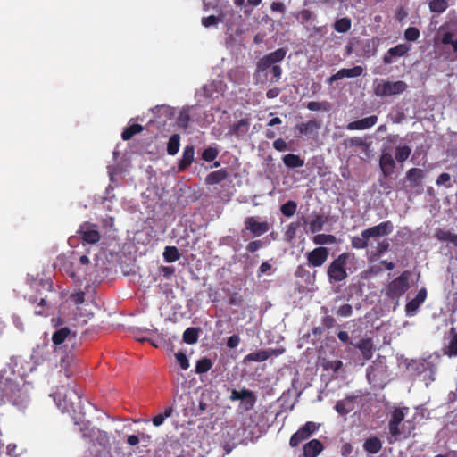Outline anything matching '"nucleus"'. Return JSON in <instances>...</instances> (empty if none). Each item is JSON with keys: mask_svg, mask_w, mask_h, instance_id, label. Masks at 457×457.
<instances>
[{"mask_svg": "<svg viewBox=\"0 0 457 457\" xmlns=\"http://www.w3.org/2000/svg\"><path fill=\"white\" fill-rule=\"evenodd\" d=\"M363 68L361 66H354L351 69H340L337 73L329 77L328 82L342 79L344 78H356L362 74Z\"/></svg>", "mask_w": 457, "mask_h": 457, "instance_id": "obj_19", "label": "nucleus"}, {"mask_svg": "<svg viewBox=\"0 0 457 457\" xmlns=\"http://www.w3.org/2000/svg\"><path fill=\"white\" fill-rule=\"evenodd\" d=\"M307 109L310 111L317 112V111H328L329 104L328 102H315L311 101L306 105Z\"/></svg>", "mask_w": 457, "mask_h": 457, "instance_id": "obj_50", "label": "nucleus"}, {"mask_svg": "<svg viewBox=\"0 0 457 457\" xmlns=\"http://www.w3.org/2000/svg\"><path fill=\"white\" fill-rule=\"evenodd\" d=\"M445 353V354H447L449 356H456L457 355V333H454L453 335Z\"/></svg>", "mask_w": 457, "mask_h": 457, "instance_id": "obj_52", "label": "nucleus"}, {"mask_svg": "<svg viewBox=\"0 0 457 457\" xmlns=\"http://www.w3.org/2000/svg\"><path fill=\"white\" fill-rule=\"evenodd\" d=\"M423 177H424V171L419 168H411L406 173L407 179L413 186H418Z\"/></svg>", "mask_w": 457, "mask_h": 457, "instance_id": "obj_34", "label": "nucleus"}, {"mask_svg": "<svg viewBox=\"0 0 457 457\" xmlns=\"http://www.w3.org/2000/svg\"><path fill=\"white\" fill-rule=\"evenodd\" d=\"M350 146H358L361 147L364 150H368L370 147V144L366 142L362 137H354L349 139Z\"/></svg>", "mask_w": 457, "mask_h": 457, "instance_id": "obj_56", "label": "nucleus"}, {"mask_svg": "<svg viewBox=\"0 0 457 457\" xmlns=\"http://www.w3.org/2000/svg\"><path fill=\"white\" fill-rule=\"evenodd\" d=\"M420 36L419 29L409 27L404 30V38L408 41H416Z\"/></svg>", "mask_w": 457, "mask_h": 457, "instance_id": "obj_51", "label": "nucleus"}, {"mask_svg": "<svg viewBox=\"0 0 457 457\" xmlns=\"http://www.w3.org/2000/svg\"><path fill=\"white\" fill-rule=\"evenodd\" d=\"M394 230V225L392 221L386 220L376 226L364 229V237H386L390 235Z\"/></svg>", "mask_w": 457, "mask_h": 457, "instance_id": "obj_13", "label": "nucleus"}, {"mask_svg": "<svg viewBox=\"0 0 457 457\" xmlns=\"http://www.w3.org/2000/svg\"><path fill=\"white\" fill-rule=\"evenodd\" d=\"M427 297V290L425 288H421L418 291L415 298L409 301L405 306V310L407 313H411L415 312L420 305L424 303Z\"/></svg>", "mask_w": 457, "mask_h": 457, "instance_id": "obj_25", "label": "nucleus"}, {"mask_svg": "<svg viewBox=\"0 0 457 457\" xmlns=\"http://www.w3.org/2000/svg\"><path fill=\"white\" fill-rule=\"evenodd\" d=\"M269 359V354H267V350H261L257 352H253L248 353L245 358L244 361H255V362H262Z\"/></svg>", "mask_w": 457, "mask_h": 457, "instance_id": "obj_36", "label": "nucleus"}, {"mask_svg": "<svg viewBox=\"0 0 457 457\" xmlns=\"http://www.w3.org/2000/svg\"><path fill=\"white\" fill-rule=\"evenodd\" d=\"M245 229L249 230L254 237H261L267 233L270 225L267 221H258L255 217H247L245 220Z\"/></svg>", "mask_w": 457, "mask_h": 457, "instance_id": "obj_14", "label": "nucleus"}, {"mask_svg": "<svg viewBox=\"0 0 457 457\" xmlns=\"http://www.w3.org/2000/svg\"><path fill=\"white\" fill-rule=\"evenodd\" d=\"M54 400L62 412L70 414L74 420L80 419L83 414L81 396L74 387L62 386L54 394Z\"/></svg>", "mask_w": 457, "mask_h": 457, "instance_id": "obj_1", "label": "nucleus"}, {"mask_svg": "<svg viewBox=\"0 0 457 457\" xmlns=\"http://www.w3.org/2000/svg\"><path fill=\"white\" fill-rule=\"evenodd\" d=\"M190 110L191 107L183 108L177 118L178 126L183 129H186L189 127L191 120Z\"/></svg>", "mask_w": 457, "mask_h": 457, "instance_id": "obj_31", "label": "nucleus"}, {"mask_svg": "<svg viewBox=\"0 0 457 457\" xmlns=\"http://www.w3.org/2000/svg\"><path fill=\"white\" fill-rule=\"evenodd\" d=\"M358 348L365 361L370 360L375 350L374 344L371 338H362L359 343L354 345Z\"/></svg>", "mask_w": 457, "mask_h": 457, "instance_id": "obj_24", "label": "nucleus"}, {"mask_svg": "<svg viewBox=\"0 0 457 457\" xmlns=\"http://www.w3.org/2000/svg\"><path fill=\"white\" fill-rule=\"evenodd\" d=\"M325 220L322 215H316L314 219L310 221L309 229L311 233L314 234L323 228Z\"/></svg>", "mask_w": 457, "mask_h": 457, "instance_id": "obj_44", "label": "nucleus"}, {"mask_svg": "<svg viewBox=\"0 0 457 457\" xmlns=\"http://www.w3.org/2000/svg\"><path fill=\"white\" fill-rule=\"evenodd\" d=\"M329 255L328 249L323 246L314 248L306 255L308 264L313 267H320L328 260Z\"/></svg>", "mask_w": 457, "mask_h": 457, "instance_id": "obj_15", "label": "nucleus"}, {"mask_svg": "<svg viewBox=\"0 0 457 457\" xmlns=\"http://www.w3.org/2000/svg\"><path fill=\"white\" fill-rule=\"evenodd\" d=\"M378 46V43L376 38L368 39L363 43V53L367 55H375Z\"/></svg>", "mask_w": 457, "mask_h": 457, "instance_id": "obj_47", "label": "nucleus"}, {"mask_svg": "<svg viewBox=\"0 0 457 457\" xmlns=\"http://www.w3.org/2000/svg\"><path fill=\"white\" fill-rule=\"evenodd\" d=\"M265 244H266V242L263 240H261V239L251 241L246 245V251L248 253H253L257 252L259 249H261L262 247H263L265 245Z\"/></svg>", "mask_w": 457, "mask_h": 457, "instance_id": "obj_55", "label": "nucleus"}, {"mask_svg": "<svg viewBox=\"0 0 457 457\" xmlns=\"http://www.w3.org/2000/svg\"><path fill=\"white\" fill-rule=\"evenodd\" d=\"M195 160V147L192 145H187L185 146L182 157L178 164V170L179 172L185 171L194 162Z\"/></svg>", "mask_w": 457, "mask_h": 457, "instance_id": "obj_20", "label": "nucleus"}, {"mask_svg": "<svg viewBox=\"0 0 457 457\" xmlns=\"http://www.w3.org/2000/svg\"><path fill=\"white\" fill-rule=\"evenodd\" d=\"M228 170L226 169H220V170L210 172L205 177L204 183L206 185H216V184L222 182L226 179H228Z\"/></svg>", "mask_w": 457, "mask_h": 457, "instance_id": "obj_26", "label": "nucleus"}, {"mask_svg": "<svg viewBox=\"0 0 457 457\" xmlns=\"http://www.w3.org/2000/svg\"><path fill=\"white\" fill-rule=\"evenodd\" d=\"M180 146V136L179 134H173L168 141L167 144V153L170 155H175Z\"/></svg>", "mask_w": 457, "mask_h": 457, "instance_id": "obj_35", "label": "nucleus"}, {"mask_svg": "<svg viewBox=\"0 0 457 457\" xmlns=\"http://www.w3.org/2000/svg\"><path fill=\"white\" fill-rule=\"evenodd\" d=\"M0 396L3 401L9 402L23 409L27 406L29 396L24 385L21 386L11 378L0 377Z\"/></svg>", "mask_w": 457, "mask_h": 457, "instance_id": "obj_2", "label": "nucleus"}, {"mask_svg": "<svg viewBox=\"0 0 457 457\" xmlns=\"http://www.w3.org/2000/svg\"><path fill=\"white\" fill-rule=\"evenodd\" d=\"M219 154V150L216 147L209 146L202 153V159L205 162L214 161Z\"/></svg>", "mask_w": 457, "mask_h": 457, "instance_id": "obj_49", "label": "nucleus"}, {"mask_svg": "<svg viewBox=\"0 0 457 457\" xmlns=\"http://www.w3.org/2000/svg\"><path fill=\"white\" fill-rule=\"evenodd\" d=\"M144 130V127L140 124H132L128 126L121 133V138L124 141L131 139L136 134Z\"/></svg>", "mask_w": 457, "mask_h": 457, "instance_id": "obj_33", "label": "nucleus"}, {"mask_svg": "<svg viewBox=\"0 0 457 457\" xmlns=\"http://www.w3.org/2000/svg\"><path fill=\"white\" fill-rule=\"evenodd\" d=\"M286 54L287 50L281 47L264 55L256 64V72L262 73L266 78H268L273 65L281 62L285 59Z\"/></svg>", "mask_w": 457, "mask_h": 457, "instance_id": "obj_7", "label": "nucleus"}, {"mask_svg": "<svg viewBox=\"0 0 457 457\" xmlns=\"http://www.w3.org/2000/svg\"><path fill=\"white\" fill-rule=\"evenodd\" d=\"M407 88L408 85L403 80H381L379 83L374 85L373 92L376 96L386 97L395 95H400L403 93Z\"/></svg>", "mask_w": 457, "mask_h": 457, "instance_id": "obj_6", "label": "nucleus"}, {"mask_svg": "<svg viewBox=\"0 0 457 457\" xmlns=\"http://www.w3.org/2000/svg\"><path fill=\"white\" fill-rule=\"evenodd\" d=\"M82 436L84 438H89V442H92L95 445L96 440H99L101 437V441H99L100 445H104L105 441L108 440L105 434L102 435L100 430L92 428L88 433L83 432Z\"/></svg>", "mask_w": 457, "mask_h": 457, "instance_id": "obj_37", "label": "nucleus"}, {"mask_svg": "<svg viewBox=\"0 0 457 457\" xmlns=\"http://www.w3.org/2000/svg\"><path fill=\"white\" fill-rule=\"evenodd\" d=\"M212 367V362L209 358H202L197 361L195 365V373L204 374L209 371Z\"/></svg>", "mask_w": 457, "mask_h": 457, "instance_id": "obj_43", "label": "nucleus"}, {"mask_svg": "<svg viewBox=\"0 0 457 457\" xmlns=\"http://www.w3.org/2000/svg\"><path fill=\"white\" fill-rule=\"evenodd\" d=\"M353 313V307L351 304L345 303L340 306L337 311V314L340 317H350Z\"/></svg>", "mask_w": 457, "mask_h": 457, "instance_id": "obj_61", "label": "nucleus"}, {"mask_svg": "<svg viewBox=\"0 0 457 457\" xmlns=\"http://www.w3.org/2000/svg\"><path fill=\"white\" fill-rule=\"evenodd\" d=\"M377 115H370L369 117L351 121L346 125V129L349 130H364L368 129L376 125L378 122Z\"/></svg>", "mask_w": 457, "mask_h": 457, "instance_id": "obj_18", "label": "nucleus"}, {"mask_svg": "<svg viewBox=\"0 0 457 457\" xmlns=\"http://www.w3.org/2000/svg\"><path fill=\"white\" fill-rule=\"evenodd\" d=\"M337 241V238L334 235L331 234H318L314 237L313 242L317 245H329V244H335Z\"/></svg>", "mask_w": 457, "mask_h": 457, "instance_id": "obj_45", "label": "nucleus"}, {"mask_svg": "<svg viewBox=\"0 0 457 457\" xmlns=\"http://www.w3.org/2000/svg\"><path fill=\"white\" fill-rule=\"evenodd\" d=\"M451 180V176L450 174L446 173V172H444V173H441L437 179H436V184L437 186H445L446 188H449L451 187L450 184H447L448 182H450Z\"/></svg>", "mask_w": 457, "mask_h": 457, "instance_id": "obj_62", "label": "nucleus"}, {"mask_svg": "<svg viewBox=\"0 0 457 457\" xmlns=\"http://www.w3.org/2000/svg\"><path fill=\"white\" fill-rule=\"evenodd\" d=\"M256 403V395L252 391V395L247 396L243 400V406L245 411H250L252 410Z\"/></svg>", "mask_w": 457, "mask_h": 457, "instance_id": "obj_60", "label": "nucleus"}, {"mask_svg": "<svg viewBox=\"0 0 457 457\" xmlns=\"http://www.w3.org/2000/svg\"><path fill=\"white\" fill-rule=\"evenodd\" d=\"M324 449L323 444L318 439H312L303 447L304 457H317Z\"/></svg>", "mask_w": 457, "mask_h": 457, "instance_id": "obj_21", "label": "nucleus"}, {"mask_svg": "<svg viewBox=\"0 0 457 457\" xmlns=\"http://www.w3.org/2000/svg\"><path fill=\"white\" fill-rule=\"evenodd\" d=\"M252 395V391L248 389H242L241 391H237L236 389H233L231 391L230 399L232 401H237V400H244L247 396Z\"/></svg>", "mask_w": 457, "mask_h": 457, "instance_id": "obj_53", "label": "nucleus"}, {"mask_svg": "<svg viewBox=\"0 0 457 457\" xmlns=\"http://www.w3.org/2000/svg\"><path fill=\"white\" fill-rule=\"evenodd\" d=\"M320 425L312 422L307 421L303 426H302L295 433H294L289 440V445L291 447H296L303 441L308 439L313 433H315L319 429Z\"/></svg>", "mask_w": 457, "mask_h": 457, "instance_id": "obj_10", "label": "nucleus"}, {"mask_svg": "<svg viewBox=\"0 0 457 457\" xmlns=\"http://www.w3.org/2000/svg\"><path fill=\"white\" fill-rule=\"evenodd\" d=\"M175 358L182 370H186L189 368V361L184 353L178 352L175 353Z\"/></svg>", "mask_w": 457, "mask_h": 457, "instance_id": "obj_57", "label": "nucleus"}, {"mask_svg": "<svg viewBox=\"0 0 457 457\" xmlns=\"http://www.w3.org/2000/svg\"><path fill=\"white\" fill-rule=\"evenodd\" d=\"M435 237L442 242H449L453 246L457 247V234L452 233L449 230L439 228L436 230Z\"/></svg>", "mask_w": 457, "mask_h": 457, "instance_id": "obj_27", "label": "nucleus"}, {"mask_svg": "<svg viewBox=\"0 0 457 457\" xmlns=\"http://www.w3.org/2000/svg\"><path fill=\"white\" fill-rule=\"evenodd\" d=\"M173 413V408L171 406L166 407L163 413H159L153 417L152 422L155 427H160L164 423L165 419L170 417Z\"/></svg>", "mask_w": 457, "mask_h": 457, "instance_id": "obj_41", "label": "nucleus"}, {"mask_svg": "<svg viewBox=\"0 0 457 457\" xmlns=\"http://www.w3.org/2000/svg\"><path fill=\"white\" fill-rule=\"evenodd\" d=\"M78 234L82 240L83 244H96L101 239V235L98 231V226L88 221L83 222L79 229Z\"/></svg>", "mask_w": 457, "mask_h": 457, "instance_id": "obj_9", "label": "nucleus"}, {"mask_svg": "<svg viewBox=\"0 0 457 457\" xmlns=\"http://www.w3.org/2000/svg\"><path fill=\"white\" fill-rule=\"evenodd\" d=\"M450 0H430L428 3L429 11L433 13L441 14L449 7Z\"/></svg>", "mask_w": 457, "mask_h": 457, "instance_id": "obj_30", "label": "nucleus"}, {"mask_svg": "<svg viewBox=\"0 0 457 457\" xmlns=\"http://www.w3.org/2000/svg\"><path fill=\"white\" fill-rule=\"evenodd\" d=\"M362 401V395H351L344 399L337 401L335 405V410L340 415H346L354 411Z\"/></svg>", "mask_w": 457, "mask_h": 457, "instance_id": "obj_11", "label": "nucleus"}, {"mask_svg": "<svg viewBox=\"0 0 457 457\" xmlns=\"http://www.w3.org/2000/svg\"><path fill=\"white\" fill-rule=\"evenodd\" d=\"M364 230L361 231V237H353L351 238V246L354 249H365L369 246V237H364Z\"/></svg>", "mask_w": 457, "mask_h": 457, "instance_id": "obj_40", "label": "nucleus"}, {"mask_svg": "<svg viewBox=\"0 0 457 457\" xmlns=\"http://www.w3.org/2000/svg\"><path fill=\"white\" fill-rule=\"evenodd\" d=\"M282 160L284 164L288 168H300L304 165V160L294 154L284 155Z\"/></svg>", "mask_w": 457, "mask_h": 457, "instance_id": "obj_29", "label": "nucleus"}, {"mask_svg": "<svg viewBox=\"0 0 457 457\" xmlns=\"http://www.w3.org/2000/svg\"><path fill=\"white\" fill-rule=\"evenodd\" d=\"M350 257V253H343L329 264L327 275L331 283H338L347 278L346 264Z\"/></svg>", "mask_w": 457, "mask_h": 457, "instance_id": "obj_5", "label": "nucleus"}, {"mask_svg": "<svg viewBox=\"0 0 457 457\" xmlns=\"http://www.w3.org/2000/svg\"><path fill=\"white\" fill-rule=\"evenodd\" d=\"M404 411H408V408H395L391 412L390 420L388 422L389 444H394L397 441L407 439L411 436V429L406 428L405 423H403L405 418Z\"/></svg>", "mask_w": 457, "mask_h": 457, "instance_id": "obj_3", "label": "nucleus"}, {"mask_svg": "<svg viewBox=\"0 0 457 457\" xmlns=\"http://www.w3.org/2000/svg\"><path fill=\"white\" fill-rule=\"evenodd\" d=\"M411 49V46L407 44H399L394 47H391L383 56V62L386 64H391L394 62V57H402L405 55Z\"/></svg>", "mask_w": 457, "mask_h": 457, "instance_id": "obj_17", "label": "nucleus"}, {"mask_svg": "<svg viewBox=\"0 0 457 457\" xmlns=\"http://www.w3.org/2000/svg\"><path fill=\"white\" fill-rule=\"evenodd\" d=\"M411 149L408 145L398 146L395 149V159L398 162H403L411 155Z\"/></svg>", "mask_w": 457, "mask_h": 457, "instance_id": "obj_46", "label": "nucleus"}, {"mask_svg": "<svg viewBox=\"0 0 457 457\" xmlns=\"http://www.w3.org/2000/svg\"><path fill=\"white\" fill-rule=\"evenodd\" d=\"M296 208H297L296 203L295 201L290 200L281 205L280 211L284 216L291 217L295 213Z\"/></svg>", "mask_w": 457, "mask_h": 457, "instance_id": "obj_48", "label": "nucleus"}, {"mask_svg": "<svg viewBox=\"0 0 457 457\" xmlns=\"http://www.w3.org/2000/svg\"><path fill=\"white\" fill-rule=\"evenodd\" d=\"M250 128V119L244 118L241 119L238 122L233 124L228 132V134L235 136L239 138L244 137L249 130Z\"/></svg>", "mask_w": 457, "mask_h": 457, "instance_id": "obj_23", "label": "nucleus"}, {"mask_svg": "<svg viewBox=\"0 0 457 457\" xmlns=\"http://www.w3.org/2000/svg\"><path fill=\"white\" fill-rule=\"evenodd\" d=\"M207 399L210 400V396L208 395H201L196 415H202L206 411H211L213 410V408L211 406V403H209V401H207Z\"/></svg>", "mask_w": 457, "mask_h": 457, "instance_id": "obj_42", "label": "nucleus"}, {"mask_svg": "<svg viewBox=\"0 0 457 457\" xmlns=\"http://www.w3.org/2000/svg\"><path fill=\"white\" fill-rule=\"evenodd\" d=\"M222 21V19L214 15H210L207 17H204L202 19V25L205 28H209L211 26H215L219 22Z\"/></svg>", "mask_w": 457, "mask_h": 457, "instance_id": "obj_58", "label": "nucleus"}, {"mask_svg": "<svg viewBox=\"0 0 457 457\" xmlns=\"http://www.w3.org/2000/svg\"><path fill=\"white\" fill-rule=\"evenodd\" d=\"M352 26L351 19L348 17H344L337 19L334 23V29L336 31L339 33L347 32Z\"/></svg>", "mask_w": 457, "mask_h": 457, "instance_id": "obj_39", "label": "nucleus"}, {"mask_svg": "<svg viewBox=\"0 0 457 457\" xmlns=\"http://www.w3.org/2000/svg\"><path fill=\"white\" fill-rule=\"evenodd\" d=\"M199 328H188L183 333V341L188 345L195 344L199 337Z\"/></svg>", "mask_w": 457, "mask_h": 457, "instance_id": "obj_32", "label": "nucleus"}, {"mask_svg": "<svg viewBox=\"0 0 457 457\" xmlns=\"http://www.w3.org/2000/svg\"><path fill=\"white\" fill-rule=\"evenodd\" d=\"M228 303L230 305L240 306L243 303V297L237 293H233L229 295Z\"/></svg>", "mask_w": 457, "mask_h": 457, "instance_id": "obj_64", "label": "nucleus"}, {"mask_svg": "<svg viewBox=\"0 0 457 457\" xmlns=\"http://www.w3.org/2000/svg\"><path fill=\"white\" fill-rule=\"evenodd\" d=\"M32 287L35 288L36 293L29 295L28 301L32 304H36V315L46 316L47 311L50 308V302L48 300L47 295H43L39 287L46 290L49 293H52L54 291V283L50 279H41L38 282L35 281L32 285Z\"/></svg>", "mask_w": 457, "mask_h": 457, "instance_id": "obj_4", "label": "nucleus"}, {"mask_svg": "<svg viewBox=\"0 0 457 457\" xmlns=\"http://www.w3.org/2000/svg\"><path fill=\"white\" fill-rule=\"evenodd\" d=\"M163 258L166 262H174L180 258V253L176 246H166L163 251Z\"/></svg>", "mask_w": 457, "mask_h": 457, "instance_id": "obj_38", "label": "nucleus"}, {"mask_svg": "<svg viewBox=\"0 0 457 457\" xmlns=\"http://www.w3.org/2000/svg\"><path fill=\"white\" fill-rule=\"evenodd\" d=\"M270 73L271 74L270 81L271 83L278 82L282 76V69H281L280 65L278 63H276L275 65H273Z\"/></svg>", "mask_w": 457, "mask_h": 457, "instance_id": "obj_54", "label": "nucleus"}, {"mask_svg": "<svg viewBox=\"0 0 457 457\" xmlns=\"http://www.w3.org/2000/svg\"><path fill=\"white\" fill-rule=\"evenodd\" d=\"M341 454L343 457H354L353 445L350 443H345L341 447Z\"/></svg>", "mask_w": 457, "mask_h": 457, "instance_id": "obj_63", "label": "nucleus"}, {"mask_svg": "<svg viewBox=\"0 0 457 457\" xmlns=\"http://www.w3.org/2000/svg\"><path fill=\"white\" fill-rule=\"evenodd\" d=\"M321 127L322 121L320 120L313 119L308 120L307 122L298 123L295 126V129L299 132V134L308 136L313 134L317 135L318 131L321 129Z\"/></svg>", "mask_w": 457, "mask_h": 457, "instance_id": "obj_16", "label": "nucleus"}, {"mask_svg": "<svg viewBox=\"0 0 457 457\" xmlns=\"http://www.w3.org/2000/svg\"><path fill=\"white\" fill-rule=\"evenodd\" d=\"M410 271L405 270L397 278L393 279L386 287V296L392 300H395L403 295L410 287Z\"/></svg>", "mask_w": 457, "mask_h": 457, "instance_id": "obj_8", "label": "nucleus"}, {"mask_svg": "<svg viewBox=\"0 0 457 457\" xmlns=\"http://www.w3.org/2000/svg\"><path fill=\"white\" fill-rule=\"evenodd\" d=\"M379 166L385 177H388L394 172L395 162L390 153H383L381 154Z\"/></svg>", "mask_w": 457, "mask_h": 457, "instance_id": "obj_22", "label": "nucleus"}, {"mask_svg": "<svg viewBox=\"0 0 457 457\" xmlns=\"http://www.w3.org/2000/svg\"><path fill=\"white\" fill-rule=\"evenodd\" d=\"M62 325V320L58 319L54 324L55 330L52 334V342L56 348H61V345L65 341H71L75 338L76 333L72 332L68 327H60Z\"/></svg>", "mask_w": 457, "mask_h": 457, "instance_id": "obj_12", "label": "nucleus"}, {"mask_svg": "<svg viewBox=\"0 0 457 457\" xmlns=\"http://www.w3.org/2000/svg\"><path fill=\"white\" fill-rule=\"evenodd\" d=\"M364 450L371 454L378 453L382 448L381 440L377 436H372L365 440L363 444Z\"/></svg>", "mask_w": 457, "mask_h": 457, "instance_id": "obj_28", "label": "nucleus"}, {"mask_svg": "<svg viewBox=\"0 0 457 457\" xmlns=\"http://www.w3.org/2000/svg\"><path fill=\"white\" fill-rule=\"evenodd\" d=\"M389 247H390V244L387 239H384V240L378 242L376 246V254L378 256H381L382 254H384L386 252H387L389 250Z\"/></svg>", "mask_w": 457, "mask_h": 457, "instance_id": "obj_59", "label": "nucleus"}]
</instances>
